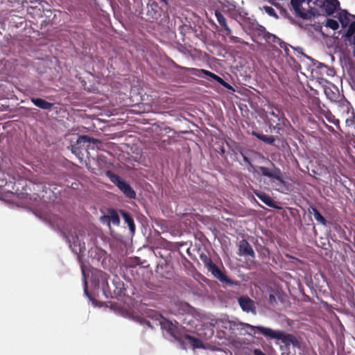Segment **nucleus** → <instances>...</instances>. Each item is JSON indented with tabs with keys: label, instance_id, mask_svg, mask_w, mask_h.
Here are the masks:
<instances>
[{
	"label": "nucleus",
	"instance_id": "4c0bfd02",
	"mask_svg": "<svg viewBox=\"0 0 355 355\" xmlns=\"http://www.w3.org/2000/svg\"><path fill=\"white\" fill-rule=\"evenodd\" d=\"M312 0H307V3H310Z\"/></svg>",
	"mask_w": 355,
	"mask_h": 355
},
{
	"label": "nucleus",
	"instance_id": "ddd939ff",
	"mask_svg": "<svg viewBox=\"0 0 355 355\" xmlns=\"http://www.w3.org/2000/svg\"><path fill=\"white\" fill-rule=\"evenodd\" d=\"M160 325L162 329L166 330L171 336L175 339H179L178 327L171 321L164 320L160 322Z\"/></svg>",
	"mask_w": 355,
	"mask_h": 355
},
{
	"label": "nucleus",
	"instance_id": "473e14b6",
	"mask_svg": "<svg viewBox=\"0 0 355 355\" xmlns=\"http://www.w3.org/2000/svg\"><path fill=\"white\" fill-rule=\"evenodd\" d=\"M334 230L336 231H337V232L341 231L342 232L344 233V231L342 230V228H341L340 225L336 223V224H334Z\"/></svg>",
	"mask_w": 355,
	"mask_h": 355
},
{
	"label": "nucleus",
	"instance_id": "dca6fc26",
	"mask_svg": "<svg viewBox=\"0 0 355 355\" xmlns=\"http://www.w3.org/2000/svg\"><path fill=\"white\" fill-rule=\"evenodd\" d=\"M31 101L37 107L46 110H51L54 105L40 98L31 97Z\"/></svg>",
	"mask_w": 355,
	"mask_h": 355
},
{
	"label": "nucleus",
	"instance_id": "f03ea898",
	"mask_svg": "<svg viewBox=\"0 0 355 355\" xmlns=\"http://www.w3.org/2000/svg\"><path fill=\"white\" fill-rule=\"evenodd\" d=\"M98 285L102 287L103 293L107 297H117L124 295V284L119 278L116 276L112 281V285H110L107 279L108 275L103 271L97 272Z\"/></svg>",
	"mask_w": 355,
	"mask_h": 355
},
{
	"label": "nucleus",
	"instance_id": "f3484780",
	"mask_svg": "<svg viewBox=\"0 0 355 355\" xmlns=\"http://www.w3.org/2000/svg\"><path fill=\"white\" fill-rule=\"evenodd\" d=\"M227 7L225 13L231 18L236 19L239 15V12L236 10V3L234 1H227V4L223 5Z\"/></svg>",
	"mask_w": 355,
	"mask_h": 355
},
{
	"label": "nucleus",
	"instance_id": "1a4fd4ad",
	"mask_svg": "<svg viewBox=\"0 0 355 355\" xmlns=\"http://www.w3.org/2000/svg\"><path fill=\"white\" fill-rule=\"evenodd\" d=\"M213 276L220 282L229 285H238V282L228 278L226 275L214 263L208 269Z\"/></svg>",
	"mask_w": 355,
	"mask_h": 355
},
{
	"label": "nucleus",
	"instance_id": "6ab92c4d",
	"mask_svg": "<svg viewBox=\"0 0 355 355\" xmlns=\"http://www.w3.org/2000/svg\"><path fill=\"white\" fill-rule=\"evenodd\" d=\"M107 216L104 217L107 218L110 223H112L114 225H119L120 223V218L117 211L114 209H109L107 211Z\"/></svg>",
	"mask_w": 355,
	"mask_h": 355
},
{
	"label": "nucleus",
	"instance_id": "7ed1b4c3",
	"mask_svg": "<svg viewBox=\"0 0 355 355\" xmlns=\"http://www.w3.org/2000/svg\"><path fill=\"white\" fill-rule=\"evenodd\" d=\"M268 114L270 116L268 118L269 126L271 129L275 130L277 133L289 124L288 120L279 107L272 108Z\"/></svg>",
	"mask_w": 355,
	"mask_h": 355
},
{
	"label": "nucleus",
	"instance_id": "4468645a",
	"mask_svg": "<svg viewBox=\"0 0 355 355\" xmlns=\"http://www.w3.org/2000/svg\"><path fill=\"white\" fill-rule=\"evenodd\" d=\"M339 8L340 2L338 0H326L321 7L328 15L334 14Z\"/></svg>",
	"mask_w": 355,
	"mask_h": 355
},
{
	"label": "nucleus",
	"instance_id": "0eeeda50",
	"mask_svg": "<svg viewBox=\"0 0 355 355\" xmlns=\"http://www.w3.org/2000/svg\"><path fill=\"white\" fill-rule=\"evenodd\" d=\"M238 252L237 254L240 257H250L252 259L255 258V252L251 246V245L248 243V241L245 239L241 240L238 245Z\"/></svg>",
	"mask_w": 355,
	"mask_h": 355
},
{
	"label": "nucleus",
	"instance_id": "6e6552de",
	"mask_svg": "<svg viewBox=\"0 0 355 355\" xmlns=\"http://www.w3.org/2000/svg\"><path fill=\"white\" fill-rule=\"evenodd\" d=\"M259 169L262 175L268 177L270 179H275L281 184H285V182L283 180L282 172L279 168L275 167L273 169H270L265 166H259Z\"/></svg>",
	"mask_w": 355,
	"mask_h": 355
},
{
	"label": "nucleus",
	"instance_id": "412c9836",
	"mask_svg": "<svg viewBox=\"0 0 355 355\" xmlns=\"http://www.w3.org/2000/svg\"><path fill=\"white\" fill-rule=\"evenodd\" d=\"M121 213L125 222L127 223L130 232L132 233H134L135 231V225L133 218L127 211H121Z\"/></svg>",
	"mask_w": 355,
	"mask_h": 355
},
{
	"label": "nucleus",
	"instance_id": "2eb2a0df",
	"mask_svg": "<svg viewBox=\"0 0 355 355\" xmlns=\"http://www.w3.org/2000/svg\"><path fill=\"white\" fill-rule=\"evenodd\" d=\"M256 196L261 200L264 204H266L267 206L275 208V209H279L280 207H278L275 201L271 198V197L266 193L263 192H261L259 191H254Z\"/></svg>",
	"mask_w": 355,
	"mask_h": 355
},
{
	"label": "nucleus",
	"instance_id": "aec40b11",
	"mask_svg": "<svg viewBox=\"0 0 355 355\" xmlns=\"http://www.w3.org/2000/svg\"><path fill=\"white\" fill-rule=\"evenodd\" d=\"M183 338L185 341H187L193 349L201 348L203 346L202 342L196 338H194L189 335H184Z\"/></svg>",
	"mask_w": 355,
	"mask_h": 355
},
{
	"label": "nucleus",
	"instance_id": "393cba45",
	"mask_svg": "<svg viewBox=\"0 0 355 355\" xmlns=\"http://www.w3.org/2000/svg\"><path fill=\"white\" fill-rule=\"evenodd\" d=\"M200 259L204 263L207 270L214 264L211 259L205 253L202 252L200 254Z\"/></svg>",
	"mask_w": 355,
	"mask_h": 355
},
{
	"label": "nucleus",
	"instance_id": "9b49d317",
	"mask_svg": "<svg viewBox=\"0 0 355 355\" xmlns=\"http://www.w3.org/2000/svg\"><path fill=\"white\" fill-rule=\"evenodd\" d=\"M161 8L155 1H150L147 5V15L150 19H157L161 16Z\"/></svg>",
	"mask_w": 355,
	"mask_h": 355
},
{
	"label": "nucleus",
	"instance_id": "f8f14e48",
	"mask_svg": "<svg viewBox=\"0 0 355 355\" xmlns=\"http://www.w3.org/2000/svg\"><path fill=\"white\" fill-rule=\"evenodd\" d=\"M91 138L86 135L80 136L77 140L76 145L72 146V152L77 155L79 157L80 154L83 156V154L80 151L81 146H84L85 144H89L90 143Z\"/></svg>",
	"mask_w": 355,
	"mask_h": 355
},
{
	"label": "nucleus",
	"instance_id": "a211bd4d",
	"mask_svg": "<svg viewBox=\"0 0 355 355\" xmlns=\"http://www.w3.org/2000/svg\"><path fill=\"white\" fill-rule=\"evenodd\" d=\"M253 29L257 33L259 36L262 37L267 41L270 40L271 37H275L274 35L268 32L263 26L258 23L255 24V26Z\"/></svg>",
	"mask_w": 355,
	"mask_h": 355
},
{
	"label": "nucleus",
	"instance_id": "a878e982",
	"mask_svg": "<svg viewBox=\"0 0 355 355\" xmlns=\"http://www.w3.org/2000/svg\"><path fill=\"white\" fill-rule=\"evenodd\" d=\"M70 247H71L72 251L74 253H76V254H79L82 253L83 248L85 249L84 247L81 246L80 243H77L76 241H74L73 243V244H71Z\"/></svg>",
	"mask_w": 355,
	"mask_h": 355
},
{
	"label": "nucleus",
	"instance_id": "7c9ffc66",
	"mask_svg": "<svg viewBox=\"0 0 355 355\" xmlns=\"http://www.w3.org/2000/svg\"><path fill=\"white\" fill-rule=\"evenodd\" d=\"M325 1L326 0H312L311 2H313V5L321 8L322 6H324Z\"/></svg>",
	"mask_w": 355,
	"mask_h": 355
},
{
	"label": "nucleus",
	"instance_id": "2f4dec72",
	"mask_svg": "<svg viewBox=\"0 0 355 355\" xmlns=\"http://www.w3.org/2000/svg\"><path fill=\"white\" fill-rule=\"evenodd\" d=\"M254 355H266L261 349H255L254 350Z\"/></svg>",
	"mask_w": 355,
	"mask_h": 355
},
{
	"label": "nucleus",
	"instance_id": "58836bf2",
	"mask_svg": "<svg viewBox=\"0 0 355 355\" xmlns=\"http://www.w3.org/2000/svg\"><path fill=\"white\" fill-rule=\"evenodd\" d=\"M329 121H331L329 117H327Z\"/></svg>",
	"mask_w": 355,
	"mask_h": 355
},
{
	"label": "nucleus",
	"instance_id": "9d476101",
	"mask_svg": "<svg viewBox=\"0 0 355 355\" xmlns=\"http://www.w3.org/2000/svg\"><path fill=\"white\" fill-rule=\"evenodd\" d=\"M238 302L241 309L247 313L256 312L254 302L248 296H241L238 298Z\"/></svg>",
	"mask_w": 355,
	"mask_h": 355
},
{
	"label": "nucleus",
	"instance_id": "e433bc0d",
	"mask_svg": "<svg viewBox=\"0 0 355 355\" xmlns=\"http://www.w3.org/2000/svg\"><path fill=\"white\" fill-rule=\"evenodd\" d=\"M353 44L355 45V35L354 36V38H353Z\"/></svg>",
	"mask_w": 355,
	"mask_h": 355
},
{
	"label": "nucleus",
	"instance_id": "20e7f679",
	"mask_svg": "<svg viewBox=\"0 0 355 355\" xmlns=\"http://www.w3.org/2000/svg\"><path fill=\"white\" fill-rule=\"evenodd\" d=\"M106 176L110 180V181L114 184L121 192L128 198L135 199L136 198V193L131 186L125 180L118 175L114 173L111 171L106 172Z\"/></svg>",
	"mask_w": 355,
	"mask_h": 355
},
{
	"label": "nucleus",
	"instance_id": "c85d7f7f",
	"mask_svg": "<svg viewBox=\"0 0 355 355\" xmlns=\"http://www.w3.org/2000/svg\"><path fill=\"white\" fill-rule=\"evenodd\" d=\"M348 28L346 31L345 35L347 37L352 36L355 33V21L349 23Z\"/></svg>",
	"mask_w": 355,
	"mask_h": 355
},
{
	"label": "nucleus",
	"instance_id": "39448f33",
	"mask_svg": "<svg viewBox=\"0 0 355 355\" xmlns=\"http://www.w3.org/2000/svg\"><path fill=\"white\" fill-rule=\"evenodd\" d=\"M173 64L175 68L181 69L186 72H189L191 74H192L193 76H196L198 77H201V74H204L207 76H209V77L211 78L212 79H214V80H216L220 85L223 86L225 88L233 90V87L229 83L225 82L220 76H217L216 74H215L208 70L203 69H196V68L183 67H180V66L178 65L175 63H173Z\"/></svg>",
	"mask_w": 355,
	"mask_h": 355
},
{
	"label": "nucleus",
	"instance_id": "b1692460",
	"mask_svg": "<svg viewBox=\"0 0 355 355\" xmlns=\"http://www.w3.org/2000/svg\"><path fill=\"white\" fill-rule=\"evenodd\" d=\"M339 21L343 27L348 26L349 23V15L346 10H340L339 12Z\"/></svg>",
	"mask_w": 355,
	"mask_h": 355
},
{
	"label": "nucleus",
	"instance_id": "423d86ee",
	"mask_svg": "<svg viewBox=\"0 0 355 355\" xmlns=\"http://www.w3.org/2000/svg\"><path fill=\"white\" fill-rule=\"evenodd\" d=\"M214 14L218 24L224 29L225 35L229 37L232 42L243 44H246L241 38L232 35V30L228 26L225 17L219 10H216Z\"/></svg>",
	"mask_w": 355,
	"mask_h": 355
},
{
	"label": "nucleus",
	"instance_id": "bb28decb",
	"mask_svg": "<svg viewBox=\"0 0 355 355\" xmlns=\"http://www.w3.org/2000/svg\"><path fill=\"white\" fill-rule=\"evenodd\" d=\"M326 26L331 28L332 30H337L339 27L338 21L333 19H327Z\"/></svg>",
	"mask_w": 355,
	"mask_h": 355
},
{
	"label": "nucleus",
	"instance_id": "f704fd0d",
	"mask_svg": "<svg viewBox=\"0 0 355 355\" xmlns=\"http://www.w3.org/2000/svg\"><path fill=\"white\" fill-rule=\"evenodd\" d=\"M85 292L86 294L88 293V292H87V282L86 281L85 282Z\"/></svg>",
	"mask_w": 355,
	"mask_h": 355
},
{
	"label": "nucleus",
	"instance_id": "c756f323",
	"mask_svg": "<svg viewBox=\"0 0 355 355\" xmlns=\"http://www.w3.org/2000/svg\"><path fill=\"white\" fill-rule=\"evenodd\" d=\"M272 4L274 6H275L277 8H278V9H279V10H280V12H281V14H282V15H285V16L288 14V13H287V10H286L285 8H282V7L281 6V5H280L279 3H275V2H273V3H272Z\"/></svg>",
	"mask_w": 355,
	"mask_h": 355
},
{
	"label": "nucleus",
	"instance_id": "5701e85b",
	"mask_svg": "<svg viewBox=\"0 0 355 355\" xmlns=\"http://www.w3.org/2000/svg\"><path fill=\"white\" fill-rule=\"evenodd\" d=\"M310 213L313 214V216L315 219L320 223V224L326 226L327 225V220L326 219L321 215V214L319 212V211L315 207H311V210L309 211Z\"/></svg>",
	"mask_w": 355,
	"mask_h": 355
},
{
	"label": "nucleus",
	"instance_id": "72a5a7b5",
	"mask_svg": "<svg viewBox=\"0 0 355 355\" xmlns=\"http://www.w3.org/2000/svg\"><path fill=\"white\" fill-rule=\"evenodd\" d=\"M242 156H243V161H244L245 163H247V164H248L251 165V161H250V158H248L247 156H245V155H243V154H242Z\"/></svg>",
	"mask_w": 355,
	"mask_h": 355
},
{
	"label": "nucleus",
	"instance_id": "f257e3e1",
	"mask_svg": "<svg viewBox=\"0 0 355 355\" xmlns=\"http://www.w3.org/2000/svg\"><path fill=\"white\" fill-rule=\"evenodd\" d=\"M223 327L229 330L237 329L240 331L241 335H249L254 337L258 333L265 336L268 340H281L287 348L291 345L294 348H300V343L295 336L282 330H274L263 326H253L248 323L230 320L225 322Z\"/></svg>",
	"mask_w": 355,
	"mask_h": 355
},
{
	"label": "nucleus",
	"instance_id": "cd10ccee",
	"mask_svg": "<svg viewBox=\"0 0 355 355\" xmlns=\"http://www.w3.org/2000/svg\"><path fill=\"white\" fill-rule=\"evenodd\" d=\"M263 9L265 10V12L270 17H272L275 19H278L279 17L277 14L276 13L275 10L270 6H264L263 7Z\"/></svg>",
	"mask_w": 355,
	"mask_h": 355
},
{
	"label": "nucleus",
	"instance_id": "4be33fe9",
	"mask_svg": "<svg viewBox=\"0 0 355 355\" xmlns=\"http://www.w3.org/2000/svg\"><path fill=\"white\" fill-rule=\"evenodd\" d=\"M252 135L254 136H255L259 140H261L263 142H264L266 144H268L273 145L274 142L275 141V137L272 136V135L268 136V135H263V134L257 133V132H253Z\"/></svg>",
	"mask_w": 355,
	"mask_h": 355
},
{
	"label": "nucleus",
	"instance_id": "c9c22d12",
	"mask_svg": "<svg viewBox=\"0 0 355 355\" xmlns=\"http://www.w3.org/2000/svg\"><path fill=\"white\" fill-rule=\"evenodd\" d=\"M145 323H146L148 326L151 327V326H150V322H149V321H146V322H145Z\"/></svg>",
	"mask_w": 355,
	"mask_h": 355
}]
</instances>
